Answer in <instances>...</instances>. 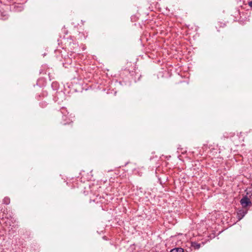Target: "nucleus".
I'll list each match as a JSON object with an SVG mask.
<instances>
[{
	"instance_id": "1",
	"label": "nucleus",
	"mask_w": 252,
	"mask_h": 252,
	"mask_svg": "<svg viewBox=\"0 0 252 252\" xmlns=\"http://www.w3.org/2000/svg\"><path fill=\"white\" fill-rule=\"evenodd\" d=\"M240 203L243 207H246L252 204L251 201L247 196H245L240 200Z\"/></svg>"
},
{
	"instance_id": "2",
	"label": "nucleus",
	"mask_w": 252,
	"mask_h": 252,
	"mask_svg": "<svg viewBox=\"0 0 252 252\" xmlns=\"http://www.w3.org/2000/svg\"><path fill=\"white\" fill-rule=\"evenodd\" d=\"M246 213L244 211H239V212L238 213V217L239 219V220H241L245 215Z\"/></svg>"
},
{
	"instance_id": "3",
	"label": "nucleus",
	"mask_w": 252,
	"mask_h": 252,
	"mask_svg": "<svg viewBox=\"0 0 252 252\" xmlns=\"http://www.w3.org/2000/svg\"><path fill=\"white\" fill-rule=\"evenodd\" d=\"M170 252H184V250L181 248H176L171 250Z\"/></svg>"
},
{
	"instance_id": "4",
	"label": "nucleus",
	"mask_w": 252,
	"mask_h": 252,
	"mask_svg": "<svg viewBox=\"0 0 252 252\" xmlns=\"http://www.w3.org/2000/svg\"><path fill=\"white\" fill-rule=\"evenodd\" d=\"M3 202L5 204H8L10 203V199L8 197H5L3 200Z\"/></svg>"
},
{
	"instance_id": "5",
	"label": "nucleus",
	"mask_w": 252,
	"mask_h": 252,
	"mask_svg": "<svg viewBox=\"0 0 252 252\" xmlns=\"http://www.w3.org/2000/svg\"><path fill=\"white\" fill-rule=\"evenodd\" d=\"M192 246L196 249H198L200 247V244L196 243H193Z\"/></svg>"
},
{
	"instance_id": "6",
	"label": "nucleus",
	"mask_w": 252,
	"mask_h": 252,
	"mask_svg": "<svg viewBox=\"0 0 252 252\" xmlns=\"http://www.w3.org/2000/svg\"><path fill=\"white\" fill-rule=\"evenodd\" d=\"M248 5L251 7H252V0L248 2Z\"/></svg>"
},
{
	"instance_id": "7",
	"label": "nucleus",
	"mask_w": 252,
	"mask_h": 252,
	"mask_svg": "<svg viewBox=\"0 0 252 252\" xmlns=\"http://www.w3.org/2000/svg\"><path fill=\"white\" fill-rule=\"evenodd\" d=\"M65 110V109L64 108H62V112L63 113V111H64Z\"/></svg>"
}]
</instances>
